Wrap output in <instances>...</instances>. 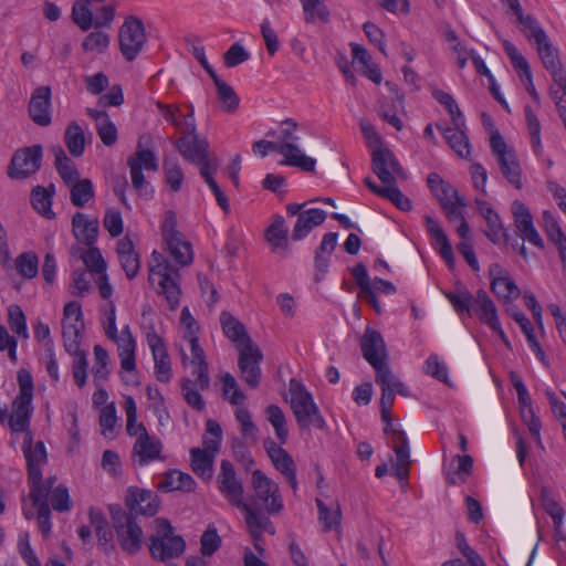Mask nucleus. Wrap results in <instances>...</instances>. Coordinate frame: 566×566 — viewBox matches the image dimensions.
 Segmentation results:
<instances>
[{"label": "nucleus", "mask_w": 566, "mask_h": 566, "mask_svg": "<svg viewBox=\"0 0 566 566\" xmlns=\"http://www.w3.org/2000/svg\"><path fill=\"white\" fill-rule=\"evenodd\" d=\"M176 347L184 367H191L195 379L184 378L181 380V394L186 402L197 411H202L206 402L201 396L210 386L209 367L203 348L198 340L177 343Z\"/></svg>", "instance_id": "1"}, {"label": "nucleus", "mask_w": 566, "mask_h": 566, "mask_svg": "<svg viewBox=\"0 0 566 566\" xmlns=\"http://www.w3.org/2000/svg\"><path fill=\"white\" fill-rule=\"evenodd\" d=\"M19 392L11 403V408H0V422L7 423L10 430V442L14 446L19 438L32 433L30 429L33 415V377L27 369H20L17 375Z\"/></svg>", "instance_id": "2"}, {"label": "nucleus", "mask_w": 566, "mask_h": 566, "mask_svg": "<svg viewBox=\"0 0 566 566\" xmlns=\"http://www.w3.org/2000/svg\"><path fill=\"white\" fill-rule=\"evenodd\" d=\"M103 328L108 339L115 343L119 358L122 380L127 385H137L136 348L137 342L128 324L118 332L116 325V306L108 301L102 308Z\"/></svg>", "instance_id": "3"}, {"label": "nucleus", "mask_w": 566, "mask_h": 566, "mask_svg": "<svg viewBox=\"0 0 566 566\" xmlns=\"http://www.w3.org/2000/svg\"><path fill=\"white\" fill-rule=\"evenodd\" d=\"M123 408L126 415V432L135 438L132 451L135 461L140 467L154 461H164L163 442L157 437L150 436L143 422H138L137 406L132 396H125Z\"/></svg>", "instance_id": "4"}, {"label": "nucleus", "mask_w": 566, "mask_h": 566, "mask_svg": "<svg viewBox=\"0 0 566 566\" xmlns=\"http://www.w3.org/2000/svg\"><path fill=\"white\" fill-rule=\"evenodd\" d=\"M148 281L157 287V292L165 296L170 310L179 305L181 289L179 270L170 264L160 252L154 250L148 260Z\"/></svg>", "instance_id": "5"}, {"label": "nucleus", "mask_w": 566, "mask_h": 566, "mask_svg": "<svg viewBox=\"0 0 566 566\" xmlns=\"http://www.w3.org/2000/svg\"><path fill=\"white\" fill-rule=\"evenodd\" d=\"M289 395L291 409L300 428H324L325 421L319 413L318 407L301 381L294 378L290 380Z\"/></svg>", "instance_id": "6"}, {"label": "nucleus", "mask_w": 566, "mask_h": 566, "mask_svg": "<svg viewBox=\"0 0 566 566\" xmlns=\"http://www.w3.org/2000/svg\"><path fill=\"white\" fill-rule=\"evenodd\" d=\"M155 532L148 539V547L153 558L166 562L178 558L186 549L182 536L175 533L169 521L158 518L155 521Z\"/></svg>", "instance_id": "7"}, {"label": "nucleus", "mask_w": 566, "mask_h": 566, "mask_svg": "<svg viewBox=\"0 0 566 566\" xmlns=\"http://www.w3.org/2000/svg\"><path fill=\"white\" fill-rule=\"evenodd\" d=\"M161 235L166 249L180 266L189 265L193 260L191 243L177 229L176 214L167 211L161 223Z\"/></svg>", "instance_id": "8"}, {"label": "nucleus", "mask_w": 566, "mask_h": 566, "mask_svg": "<svg viewBox=\"0 0 566 566\" xmlns=\"http://www.w3.org/2000/svg\"><path fill=\"white\" fill-rule=\"evenodd\" d=\"M490 147L503 176L511 185L521 189L523 187L522 169L514 149L505 143L504 138L496 129L491 132Z\"/></svg>", "instance_id": "9"}, {"label": "nucleus", "mask_w": 566, "mask_h": 566, "mask_svg": "<svg viewBox=\"0 0 566 566\" xmlns=\"http://www.w3.org/2000/svg\"><path fill=\"white\" fill-rule=\"evenodd\" d=\"M296 127L297 124L291 118H286L281 123L279 142L276 144L279 147H283L286 145L291 148L290 154L287 156H283V164L293 167H298L304 171H314L316 160L312 157L304 155L298 145L296 144V142L300 139L297 136L294 135Z\"/></svg>", "instance_id": "10"}, {"label": "nucleus", "mask_w": 566, "mask_h": 566, "mask_svg": "<svg viewBox=\"0 0 566 566\" xmlns=\"http://www.w3.org/2000/svg\"><path fill=\"white\" fill-rule=\"evenodd\" d=\"M251 485L255 500L269 514H277L283 510V501L276 482L268 478L261 470H254Z\"/></svg>", "instance_id": "11"}, {"label": "nucleus", "mask_w": 566, "mask_h": 566, "mask_svg": "<svg viewBox=\"0 0 566 566\" xmlns=\"http://www.w3.org/2000/svg\"><path fill=\"white\" fill-rule=\"evenodd\" d=\"M120 52L127 61H134L146 43L145 28L140 19L128 17L118 33Z\"/></svg>", "instance_id": "12"}, {"label": "nucleus", "mask_w": 566, "mask_h": 566, "mask_svg": "<svg viewBox=\"0 0 566 566\" xmlns=\"http://www.w3.org/2000/svg\"><path fill=\"white\" fill-rule=\"evenodd\" d=\"M61 324L65 350L75 352L81 347L84 331L83 312L77 302H69L64 305Z\"/></svg>", "instance_id": "13"}, {"label": "nucleus", "mask_w": 566, "mask_h": 566, "mask_svg": "<svg viewBox=\"0 0 566 566\" xmlns=\"http://www.w3.org/2000/svg\"><path fill=\"white\" fill-rule=\"evenodd\" d=\"M471 308L480 322L488 325L494 333H496L503 344L511 349L512 345L502 328L496 306L484 290H479L476 292Z\"/></svg>", "instance_id": "14"}, {"label": "nucleus", "mask_w": 566, "mask_h": 566, "mask_svg": "<svg viewBox=\"0 0 566 566\" xmlns=\"http://www.w3.org/2000/svg\"><path fill=\"white\" fill-rule=\"evenodd\" d=\"M33 433H27L22 438V452L28 464V476L31 483L30 488H45L42 483V465L46 463V450L42 441H38L34 446Z\"/></svg>", "instance_id": "15"}, {"label": "nucleus", "mask_w": 566, "mask_h": 566, "mask_svg": "<svg viewBox=\"0 0 566 566\" xmlns=\"http://www.w3.org/2000/svg\"><path fill=\"white\" fill-rule=\"evenodd\" d=\"M238 367L242 380L251 388H256L261 380L260 363L263 355L254 343H248L240 346Z\"/></svg>", "instance_id": "16"}, {"label": "nucleus", "mask_w": 566, "mask_h": 566, "mask_svg": "<svg viewBox=\"0 0 566 566\" xmlns=\"http://www.w3.org/2000/svg\"><path fill=\"white\" fill-rule=\"evenodd\" d=\"M218 490L221 495L234 507L242 505L243 484L238 478L234 467L228 460L220 463V472L217 476Z\"/></svg>", "instance_id": "17"}, {"label": "nucleus", "mask_w": 566, "mask_h": 566, "mask_svg": "<svg viewBox=\"0 0 566 566\" xmlns=\"http://www.w3.org/2000/svg\"><path fill=\"white\" fill-rule=\"evenodd\" d=\"M371 168L381 182L396 184L398 178L406 179V172L395 155L387 148L375 149L371 154Z\"/></svg>", "instance_id": "18"}, {"label": "nucleus", "mask_w": 566, "mask_h": 566, "mask_svg": "<svg viewBox=\"0 0 566 566\" xmlns=\"http://www.w3.org/2000/svg\"><path fill=\"white\" fill-rule=\"evenodd\" d=\"M176 147L182 157L191 163L200 165V170L207 164L218 163L216 157L208 156V143L200 139L196 132L193 134H185L176 140Z\"/></svg>", "instance_id": "19"}, {"label": "nucleus", "mask_w": 566, "mask_h": 566, "mask_svg": "<svg viewBox=\"0 0 566 566\" xmlns=\"http://www.w3.org/2000/svg\"><path fill=\"white\" fill-rule=\"evenodd\" d=\"M41 147L34 146L14 153L9 166V176L13 179H24L34 174L41 164Z\"/></svg>", "instance_id": "20"}, {"label": "nucleus", "mask_w": 566, "mask_h": 566, "mask_svg": "<svg viewBox=\"0 0 566 566\" xmlns=\"http://www.w3.org/2000/svg\"><path fill=\"white\" fill-rule=\"evenodd\" d=\"M82 260L87 270L96 275L95 283L98 287L99 295L104 300H109L113 295V287L109 284L108 276L106 274L107 264L102 256L101 251L97 248H88L82 254Z\"/></svg>", "instance_id": "21"}, {"label": "nucleus", "mask_w": 566, "mask_h": 566, "mask_svg": "<svg viewBox=\"0 0 566 566\" xmlns=\"http://www.w3.org/2000/svg\"><path fill=\"white\" fill-rule=\"evenodd\" d=\"M511 211L520 237L533 245L544 249V241L534 227L533 217L528 208L522 201L515 200L512 202Z\"/></svg>", "instance_id": "22"}, {"label": "nucleus", "mask_w": 566, "mask_h": 566, "mask_svg": "<svg viewBox=\"0 0 566 566\" xmlns=\"http://www.w3.org/2000/svg\"><path fill=\"white\" fill-rule=\"evenodd\" d=\"M360 348L364 358L377 368L387 363L388 353L381 334L373 328H366L360 338Z\"/></svg>", "instance_id": "23"}, {"label": "nucleus", "mask_w": 566, "mask_h": 566, "mask_svg": "<svg viewBox=\"0 0 566 566\" xmlns=\"http://www.w3.org/2000/svg\"><path fill=\"white\" fill-rule=\"evenodd\" d=\"M264 447L274 468L286 478L287 483L294 491H296V467L292 457L282 448L280 442L276 443L272 440H266L264 442Z\"/></svg>", "instance_id": "24"}, {"label": "nucleus", "mask_w": 566, "mask_h": 566, "mask_svg": "<svg viewBox=\"0 0 566 566\" xmlns=\"http://www.w3.org/2000/svg\"><path fill=\"white\" fill-rule=\"evenodd\" d=\"M117 541L122 549L130 555L139 552L143 542V530L130 516H125L124 523L115 525Z\"/></svg>", "instance_id": "25"}, {"label": "nucleus", "mask_w": 566, "mask_h": 566, "mask_svg": "<svg viewBox=\"0 0 566 566\" xmlns=\"http://www.w3.org/2000/svg\"><path fill=\"white\" fill-rule=\"evenodd\" d=\"M491 291L502 300H515L520 296V289L499 263H492L489 268Z\"/></svg>", "instance_id": "26"}, {"label": "nucleus", "mask_w": 566, "mask_h": 566, "mask_svg": "<svg viewBox=\"0 0 566 566\" xmlns=\"http://www.w3.org/2000/svg\"><path fill=\"white\" fill-rule=\"evenodd\" d=\"M51 90L49 86H40L34 90L29 103V114L32 120L40 126L51 123Z\"/></svg>", "instance_id": "27"}, {"label": "nucleus", "mask_w": 566, "mask_h": 566, "mask_svg": "<svg viewBox=\"0 0 566 566\" xmlns=\"http://www.w3.org/2000/svg\"><path fill=\"white\" fill-rule=\"evenodd\" d=\"M127 505L136 514L153 516L159 509V501L156 493L143 489H129Z\"/></svg>", "instance_id": "28"}, {"label": "nucleus", "mask_w": 566, "mask_h": 566, "mask_svg": "<svg viewBox=\"0 0 566 566\" xmlns=\"http://www.w3.org/2000/svg\"><path fill=\"white\" fill-rule=\"evenodd\" d=\"M116 254L126 277L133 280L139 272L140 258L133 241L128 237L118 240Z\"/></svg>", "instance_id": "29"}, {"label": "nucleus", "mask_w": 566, "mask_h": 566, "mask_svg": "<svg viewBox=\"0 0 566 566\" xmlns=\"http://www.w3.org/2000/svg\"><path fill=\"white\" fill-rule=\"evenodd\" d=\"M326 219V212L318 208H311L302 211L293 227L292 239L300 241L308 235V233L317 226L322 224Z\"/></svg>", "instance_id": "30"}, {"label": "nucleus", "mask_w": 566, "mask_h": 566, "mask_svg": "<svg viewBox=\"0 0 566 566\" xmlns=\"http://www.w3.org/2000/svg\"><path fill=\"white\" fill-rule=\"evenodd\" d=\"M424 221L427 231L433 241L434 248L438 249L439 254L449 264V266L453 268L454 255L446 232L432 217L426 216Z\"/></svg>", "instance_id": "31"}, {"label": "nucleus", "mask_w": 566, "mask_h": 566, "mask_svg": "<svg viewBox=\"0 0 566 566\" xmlns=\"http://www.w3.org/2000/svg\"><path fill=\"white\" fill-rule=\"evenodd\" d=\"M366 187L381 198L388 199L401 210H410L411 201L398 189L397 184L382 182L384 186H377L369 177L364 179Z\"/></svg>", "instance_id": "32"}, {"label": "nucleus", "mask_w": 566, "mask_h": 566, "mask_svg": "<svg viewBox=\"0 0 566 566\" xmlns=\"http://www.w3.org/2000/svg\"><path fill=\"white\" fill-rule=\"evenodd\" d=\"M366 187L381 198L388 199L401 210H410L411 201L398 189L397 184L382 182L384 186H377L369 177L364 179Z\"/></svg>", "instance_id": "33"}, {"label": "nucleus", "mask_w": 566, "mask_h": 566, "mask_svg": "<svg viewBox=\"0 0 566 566\" xmlns=\"http://www.w3.org/2000/svg\"><path fill=\"white\" fill-rule=\"evenodd\" d=\"M366 187L381 198L388 199L401 210H410L411 201L398 189L397 184L382 182L384 186H377L369 177L364 179Z\"/></svg>", "instance_id": "34"}, {"label": "nucleus", "mask_w": 566, "mask_h": 566, "mask_svg": "<svg viewBox=\"0 0 566 566\" xmlns=\"http://www.w3.org/2000/svg\"><path fill=\"white\" fill-rule=\"evenodd\" d=\"M49 490L46 488H30V497L38 507V525L44 537L51 533L50 507L48 503Z\"/></svg>", "instance_id": "35"}, {"label": "nucleus", "mask_w": 566, "mask_h": 566, "mask_svg": "<svg viewBox=\"0 0 566 566\" xmlns=\"http://www.w3.org/2000/svg\"><path fill=\"white\" fill-rule=\"evenodd\" d=\"M73 233L77 241L87 245L96 241L98 234V220L77 212L72 219Z\"/></svg>", "instance_id": "36"}, {"label": "nucleus", "mask_w": 566, "mask_h": 566, "mask_svg": "<svg viewBox=\"0 0 566 566\" xmlns=\"http://www.w3.org/2000/svg\"><path fill=\"white\" fill-rule=\"evenodd\" d=\"M86 114L95 122L98 137L105 146H113L117 142V128L107 113L94 108H86Z\"/></svg>", "instance_id": "37"}, {"label": "nucleus", "mask_w": 566, "mask_h": 566, "mask_svg": "<svg viewBox=\"0 0 566 566\" xmlns=\"http://www.w3.org/2000/svg\"><path fill=\"white\" fill-rule=\"evenodd\" d=\"M163 117L174 125L182 134H193L196 132V120L193 112L181 115L180 109L176 105H164L158 103Z\"/></svg>", "instance_id": "38"}, {"label": "nucleus", "mask_w": 566, "mask_h": 566, "mask_svg": "<svg viewBox=\"0 0 566 566\" xmlns=\"http://www.w3.org/2000/svg\"><path fill=\"white\" fill-rule=\"evenodd\" d=\"M475 205L478 207L480 214L483 217L488 224L485 235L493 243H499L505 235L504 228L499 214L485 200L475 199Z\"/></svg>", "instance_id": "39"}, {"label": "nucleus", "mask_w": 566, "mask_h": 566, "mask_svg": "<svg viewBox=\"0 0 566 566\" xmlns=\"http://www.w3.org/2000/svg\"><path fill=\"white\" fill-rule=\"evenodd\" d=\"M337 238H338V235L335 232H329V233L324 234V237L321 241V244L316 250V253H315L316 281L322 280L323 276L327 272V269L329 265V258L337 245Z\"/></svg>", "instance_id": "40"}, {"label": "nucleus", "mask_w": 566, "mask_h": 566, "mask_svg": "<svg viewBox=\"0 0 566 566\" xmlns=\"http://www.w3.org/2000/svg\"><path fill=\"white\" fill-rule=\"evenodd\" d=\"M503 49L507 56L511 60V63L515 71L518 73V76L522 81H526L527 83V91L533 95L536 96V91L533 85V78H532V72L530 69V65L527 61L524 59V56L518 52L516 46L510 42L509 40L503 41Z\"/></svg>", "instance_id": "41"}, {"label": "nucleus", "mask_w": 566, "mask_h": 566, "mask_svg": "<svg viewBox=\"0 0 566 566\" xmlns=\"http://www.w3.org/2000/svg\"><path fill=\"white\" fill-rule=\"evenodd\" d=\"M442 134L449 146L459 157L468 158L470 156L471 147L465 133V123L447 127L442 130Z\"/></svg>", "instance_id": "42"}, {"label": "nucleus", "mask_w": 566, "mask_h": 566, "mask_svg": "<svg viewBox=\"0 0 566 566\" xmlns=\"http://www.w3.org/2000/svg\"><path fill=\"white\" fill-rule=\"evenodd\" d=\"M158 488L164 492H191L196 489V481L188 473L179 470H171L165 474L163 480L159 482Z\"/></svg>", "instance_id": "43"}, {"label": "nucleus", "mask_w": 566, "mask_h": 566, "mask_svg": "<svg viewBox=\"0 0 566 566\" xmlns=\"http://www.w3.org/2000/svg\"><path fill=\"white\" fill-rule=\"evenodd\" d=\"M154 359V371L158 381L169 382L172 378V368L165 343L149 347Z\"/></svg>", "instance_id": "44"}, {"label": "nucleus", "mask_w": 566, "mask_h": 566, "mask_svg": "<svg viewBox=\"0 0 566 566\" xmlns=\"http://www.w3.org/2000/svg\"><path fill=\"white\" fill-rule=\"evenodd\" d=\"M216 457L200 448L190 450V467L193 473L203 481H210L213 476V462Z\"/></svg>", "instance_id": "45"}, {"label": "nucleus", "mask_w": 566, "mask_h": 566, "mask_svg": "<svg viewBox=\"0 0 566 566\" xmlns=\"http://www.w3.org/2000/svg\"><path fill=\"white\" fill-rule=\"evenodd\" d=\"M220 322L224 335L235 344L238 350H240V346L253 343L248 336L243 324L235 319L231 314L226 312L221 313Z\"/></svg>", "instance_id": "46"}, {"label": "nucleus", "mask_w": 566, "mask_h": 566, "mask_svg": "<svg viewBox=\"0 0 566 566\" xmlns=\"http://www.w3.org/2000/svg\"><path fill=\"white\" fill-rule=\"evenodd\" d=\"M316 506L318 510V521L323 525L325 532L339 531L342 523V510L338 502L327 505L322 499L316 497Z\"/></svg>", "instance_id": "47"}, {"label": "nucleus", "mask_w": 566, "mask_h": 566, "mask_svg": "<svg viewBox=\"0 0 566 566\" xmlns=\"http://www.w3.org/2000/svg\"><path fill=\"white\" fill-rule=\"evenodd\" d=\"M473 468V459L471 455H454L450 468L446 472V479L450 484L465 482L471 474Z\"/></svg>", "instance_id": "48"}, {"label": "nucleus", "mask_w": 566, "mask_h": 566, "mask_svg": "<svg viewBox=\"0 0 566 566\" xmlns=\"http://www.w3.org/2000/svg\"><path fill=\"white\" fill-rule=\"evenodd\" d=\"M157 321L154 310L149 305L144 306L140 315L139 327L145 336L148 347L164 343V339L157 329Z\"/></svg>", "instance_id": "49"}, {"label": "nucleus", "mask_w": 566, "mask_h": 566, "mask_svg": "<svg viewBox=\"0 0 566 566\" xmlns=\"http://www.w3.org/2000/svg\"><path fill=\"white\" fill-rule=\"evenodd\" d=\"M375 371L376 382L381 387V390L400 394L403 397H408L410 395L408 388L402 384V381L391 373L387 363L375 368Z\"/></svg>", "instance_id": "50"}, {"label": "nucleus", "mask_w": 566, "mask_h": 566, "mask_svg": "<svg viewBox=\"0 0 566 566\" xmlns=\"http://www.w3.org/2000/svg\"><path fill=\"white\" fill-rule=\"evenodd\" d=\"M535 45L545 69L551 73L552 76L564 73L560 66L557 50L552 45L548 36L544 38L543 41H538L535 43Z\"/></svg>", "instance_id": "51"}, {"label": "nucleus", "mask_w": 566, "mask_h": 566, "mask_svg": "<svg viewBox=\"0 0 566 566\" xmlns=\"http://www.w3.org/2000/svg\"><path fill=\"white\" fill-rule=\"evenodd\" d=\"M287 227L282 216H275L272 223L268 227L265 237L274 251L289 248Z\"/></svg>", "instance_id": "52"}, {"label": "nucleus", "mask_w": 566, "mask_h": 566, "mask_svg": "<svg viewBox=\"0 0 566 566\" xmlns=\"http://www.w3.org/2000/svg\"><path fill=\"white\" fill-rule=\"evenodd\" d=\"M94 365L92 368L93 382L95 387L103 385L109 376L111 358L108 352L101 345L94 346Z\"/></svg>", "instance_id": "53"}, {"label": "nucleus", "mask_w": 566, "mask_h": 566, "mask_svg": "<svg viewBox=\"0 0 566 566\" xmlns=\"http://www.w3.org/2000/svg\"><path fill=\"white\" fill-rule=\"evenodd\" d=\"M237 509H240L244 513L245 524L251 537H256L271 526V521L266 516L256 512L245 502H242V505H238Z\"/></svg>", "instance_id": "54"}, {"label": "nucleus", "mask_w": 566, "mask_h": 566, "mask_svg": "<svg viewBox=\"0 0 566 566\" xmlns=\"http://www.w3.org/2000/svg\"><path fill=\"white\" fill-rule=\"evenodd\" d=\"M64 143L72 156L80 157L83 155L85 149L84 130L76 122H72L67 125L64 134Z\"/></svg>", "instance_id": "55"}, {"label": "nucleus", "mask_w": 566, "mask_h": 566, "mask_svg": "<svg viewBox=\"0 0 566 566\" xmlns=\"http://www.w3.org/2000/svg\"><path fill=\"white\" fill-rule=\"evenodd\" d=\"M53 151L55 157V168L63 181L69 186L78 180L80 175L75 164L65 155L64 150L61 147H56Z\"/></svg>", "instance_id": "56"}, {"label": "nucleus", "mask_w": 566, "mask_h": 566, "mask_svg": "<svg viewBox=\"0 0 566 566\" xmlns=\"http://www.w3.org/2000/svg\"><path fill=\"white\" fill-rule=\"evenodd\" d=\"M265 416L268 421L273 427L275 437L280 444L286 443L289 437V429L286 426V418L283 410L276 405H270L265 409Z\"/></svg>", "instance_id": "57"}, {"label": "nucleus", "mask_w": 566, "mask_h": 566, "mask_svg": "<svg viewBox=\"0 0 566 566\" xmlns=\"http://www.w3.org/2000/svg\"><path fill=\"white\" fill-rule=\"evenodd\" d=\"M90 524L95 531L99 546L106 551L107 545L112 539V532L108 527V523L104 517L103 513L96 509H90L88 512Z\"/></svg>", "instance_id": "58"}, {"label": "nucleus", "mask_w": 566, "mask_h": 566, "mask_svg": "<svg viewBox=\"0 0 566 566\" xmlns=\"http://www.w3.org/2000/svg\"><path fill=\"white\" fill-rule=\"evenodd\" d=\"M515 17L516 22L520 24L521 31L530 41H534V43H537L538 41H543L544 38L547 36L546 32L543 30V28L538 24L537 20L533 15L525 14L523 11H521V13L516 14Z\"/></svg>", "instance_id": "59"}, {"label": "nucleus", "mask_w": 566, "mask_h": 566, "mask_svg": "<svg viewBox=\"0 0 566 566\" xmlns=\"http://www.w3.org/2000/svg\"><path fill=\"white\" fill-rule=\"evenodd\" d=\"M222 394L226 400H228L231 405L239 407H245V395L240 389L237 379L229 373H226L222 378Z\"/></svg>", "instance_id": "60"}, {"label": "nucleus", "mask_w": 566, "mask_h": 566, "mask_svg": "<svg viewBox=\"0 0 566 566\" xmlns=\"http://www.w3.org/2000/svg\"><path fill=\"white\" fill-rule=\"evenodd\" d=\"M178 331L181 337L180 343L199 339V324L187 306L181 310Z\"/></svg>", "instance_id": "61"}, {"label": "nucleus", "mask_w": 566, "mask_h": 566, "mask_svg": "<svg viewBox=\"0 0 566 566\" xmlns=\"http://www.w3.org/2000/svg\"><path fill=\"white\" fill-rule=\"evenodd\" d=\"M222 439V429L214 420H208L206 423V433L203 436L202 448L207 453L217 457Z\"/></svg>", "instance_id": "62"}, {"label": "nucleus", "mask_w": 566, "mask_h": 566, "mask_svg": "<svg viewBox=\"0 0 566 566\" xmlns=\"http://www.w3.org/2000/svg\"><path fill=\"white\" fill-rule=\"evenodd\" d=\"M69 187L71 202L75 207H84L94 197V187L90 179H78Z\"/></svg>", "instance_id": "63"}, {"label": "nucleus", "mask_w": 566, "mask_h": 566, "mask_svg": "<svg viewBox=\"0 0 566 566\" xmlns=\"http://www.w3.org/2000/svg\"><path fill=\"white\" fill-rule=\"evenodd\" d=\"M67 353L73 357L72 375L74 382L78 388H83L86 385L88 376V361L86 354L81 349V347H77L75 352Z\"/></svg>", "instance_id": "64"}]
</instances>
